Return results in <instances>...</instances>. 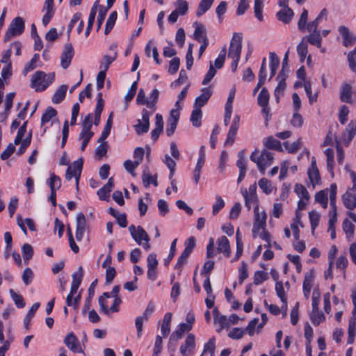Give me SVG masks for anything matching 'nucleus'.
Here are the masks:
<instances>
[{"mask_svg":"<svg viewBox=\"0 0 356 356\" xmlns=\"http://www.w3.org/2000/svg\"><path fill=\"white\" fill-rule=\"evenodd\" d=\"M129 231L131 237L138 245H142V241H147L150 240L147 233L141 226L136 227L131 225L129 227Z\"/></svg>","mask_w":356,"mask_h":356,"instance_id":"8","label":"nucleus"},{"mask_svg":"<svg viewBox=\"0 0 356 356\" xmlns=\"http://www.w3.org/2000/svg\"><path fill=\"white\" fill-rule=\"evenodd\" d=\"M175 6H176L175 10L181 15H184L188 12V5L185 0H177L175 3Z\"/></svg>","mask_w":356,"mask_h":356,"instance_id":"49","label":"nucleus"},{"mask_svg":"<svg viewBox=\"0 0 356 356\" xmlns=\"http://www.w3.org/2000/svg\"><path fill=\"white\" fill-rule=\"evenodd\" d=\"M22 253L24 261H29L33 255V247L29 243L24 244L22 247Z\"/></svg>","mask_w":356,"mask_h":356,"instance_id":"48","label":"nucleus"},{"mask_svg":"<svg viewBox=\"0 0 356 356\" xmlns=\"http://www.w3.org/2000/svg\"><path fill=\"white\" fill-rule=\"evenodd\" d=\"M159 97V91L157 89H154L149 97L147 102V107L153 108V111H155V105L158 102Z\"/></svg>","mask_w":356,"mask_h":356,"instance_id":"50","label":"nucleus"},{"mask_svg":"<svg viewBox=\"0 0 356 356\" xmlns=\"http://www.w3.org/2000/svg\"><path fill=\"white\" fill-rule=\"evenodd\" d=\"M243 196L245 199V204L247 207L248 210H250L252 208V206L255 205V207L257 205V195H248V191L246 190H244V191H242Z\"/></svg>","mask_w":356,"mask_h":356,"instance_id":"34","label":"nucleus"},{"mask_svg":"<svg viewBox=\"0 0 356 356\" xmlns=\"http://www.w3.org/2000/svg\"><path fill=\"white\" fill-rule=\"evenodd\" d=\"M190 254L191 252H188V250H184L181 255L179 257L175 268L181 270V268L184 266V265L186 264L188 258L189 257Z\"/></svg>","mask_w":356,"mask_h":356,"instance_id":"54","label":"nucleus"},{"mask_svg":"<svg viewBox=\"0 0 356 356\" xmlns=\"http://www.w3.org/2000/svg\"><path fill=\"white\" fill-rule=\"evenodd\" d=\"M67 90V85H61L54 94L51 101L54 104L60 103L65 98Z\"/></svg>","mask_w":356,"mask_h":356,"instance_id":"27","label":"nucleus"},{"mask_svg":"<svg viewBox=\"0 0 356 356\" xmlns=\"http://www.w3.org/2000/svg\"><path fill=\"white\" fill-rule=\"evenodd\" d=\"M264 145L269 149L281 150L282 146L279 140L275 139L273 136L266 138L264 142Z\"/></svg>","mask_w":356,"mask_h":356,"instance_id":"40","label":"nucleus"},{"mask_svg":"<svg viewBox=\"0 0 356 356\" xmlns=\"http://www.w3.org/2000/svg\"><path fill=\"white\" fill-rule=\"evenodd\" d=\"M338 31L343 37V44L345 47H347L356 42V36L350 33L348 27L345 26H341L339 27Z\"/></svg>","mask_w":356,"mask_h":356,"instance_id":"18","label":"nucleus"},{"mask_svg":"<svg viewBox=\"0 0 356 356\" xmlns=\"http://www.w3.org/2000/svg\"><path fill=\"white\" fill-rule=\"evenodd\" d=\"M342 200L346 208L353 210L356 207V193L347 191L342 196Z\"/></svg>","mask_w":356,"mask_h":356,"instance_id":"20","label":"nucleus"},{"mask_svg":"<svg viewBox=\"0 0 356 356\" xmlns=\"http://www.w3.org/2000/svg\"><path fill=\"white\" fill-rule=\"evenodd\" d=\"M202 111L200 108L194 107L191 115V121L193 126L198 127L201 125Z\"/></svg>","mask_w":356,"mask_h":356,"instance_id":"41","label":"nucleus"},{"mask_svg":"<svg viewBox=\"0 0 356 356\" xmlns=\"http://www.w3.org/2000/svg\"><path fill=\"white\" fill-rule=\"evenodd\" d=\"M195 348V335L189 334L186 338L184 343L180 346V353L183 356H188L193 353Z\"/></svg>","mask_w":356,"mask_h":356,"instance_id":"13","label":"nucleus"},{"mask_svg":"<svg viewBox=\"0 0 356 356\" xmlns=\"http://www.w3.org/2000/svg\"><path fill=\"white\" fill-rule=\"evenodd\" d=\"M340 99L342 102L351 104L352 100V87L350 84L344 83L342 85L340 90Z\"/></svg>","mask_w":356,"mask_h":356,"instance_id":"23","label":"nucleus"},{"mask_svg":"<svg viewBox=\"0 0 356 356\" xmlns=\"http://www.w3.org/2000/svg\"><path fill=\"white\" fill-rule=\"evenodd\" d=\"M65 346L74 353H83L81 346L73 332L69 333L64 339Z\"/></svg>","mask_w":356,"mask_h":356,"instance_id":"10","label":"nucleus"},{"mask_svg":"<svg viewBox=\"0 0 356 356\" xmlns=\"http://www.w3.org/2000/svg\"><path fill=\"white\" fill-rule=\"evenodd\" d=\"M325 317L324 314L319 312L318 309L314 311L312 309L310 314V320L314 325H318L321 322L324 321Z\"/></svg>","mask_w":356,"mask_h":356,"instance_id":"47","label":"nucleus"},{"mask_svg":"<svg viewBox=\"0 0 356 356\" xmlns=\"http://www.w3.org/2000/svg\"><path fill=\"white\" fill-rule=\"evenodd\" d=\"M83 275V268L82 266H79L78 270L72 274V282L70 291L71 295H75L77 293L82 281Z\"/></svg>","mask_w":356,"mask_h":356,"instance_id":"16","label":"nucleus"},{"mask_svg":"<svg viewBox=\"0 0 356 356\" xmlns=\"http://www.w3.org/2000/svg\"><path fill=\"white\" fill-rule=\"evenodd\" d=\"M194 25H196L193 33V37L195 40L201 42L202 40H204V38H208L203 24L195 22Z\"/></svg>","mask_w":356,"mask_h":356,"instance_id":"28","label":"nucleus"},{"mask_svg":"<svg viewBox=\"0 0 356 356\" xmlns=\"http://www.w3.org/2000/svg\"><path fill=\"white\" fill-rule=\"evenodd\" d=\"M242 50V36L241 34L234 33L232 38L229 51L228 58L232 59H240Z\"/></svg>","mask_w":356,"mask_h":356,"instance_id":"4","label":"nucleus"},{"mask_svg":"<svg viewBox=\"0 0 356 356\" xmlns=\"http://www.w3.org/2000/svg\"><path fill=\"white\" fill-rule=\"evenodd\" d=\"M310 33H311L307 37V42L312 45L321 48L322 42V36L321 35V31H312Z\"/></svg>","mask_w":356,"mask_h":356,"instance_id":"30","label":"nucleus"},{"mask_svg":"<svg viewBox=\"0 0 356 356\" xmlns=\"http://www.w3.org/2000/svg\"><path fill=\"white\" fill-rule=\"evenodd\" d=\"M259 186L266 193L270 194L272 192L273 188L270 181L266 178H261L259 181Z\"/></svg>","mask_w":356,"mask_h":356,"instance_id":"62","label":"nucleus"},{"mask_svg":"<svg viewBox=\"0 0 356 356\" xmlns=\"http://www.w3.org/2000/svg\"><path fill=\"white\" fill-rule=\"evenodd\" d=\"M25 25L22 17H17L14 18L5 33L3 41L8 42L13 38L20 35L24 31Z\"/></svg>","mask_w":356,"mask_h":356,"instance_id":"3","label":"nucleus"},{"mask_svg":"<svg viewBox=\"0 0 356 356\" xmlns=\"http://www.w3.org/2000/svg\"><path fill=\"white\" fill-rule=\"evenodd\" d=\"M214 0H201L196 11L197 17L202 16L211 7Z\"/></svg>","mask_w":356,"mask_h":356,"instance_id":"36","label":"nucleus"},{"mask_svg":"<svg viewBox=\"0 0 356 356\" xmlns=\"http://www.w3.org/2000/svg\"><path fill=\"white\" fill-rule=\"evenodd\" d=\"M154 311V305L152 302H149L142 316L136 317L135 325L137 330V337L140 338L143 332V322L147 321Z\"/></svg>","mask_w":356,"mask_h":356,"instance_id":"6","label":"nucleus"},{"mask_svg":"<svg viewBox=\"0 0 356 356\" xmlns=\"http://www.w3.org/2000/svg\"><path fill=\"white\" fill-rule=\"evenodd\" d=\"M74 56V49L70 43H67L64 47V50L60 57V64L63 69H67L71 63Z\"/></svg>","mask_w":356,"mask_h":356,"instance_id":"12","label":"nucleus"},{"mask_svg":"<svg viewBox=\"0 0 356 356\" xmlns=\"http://www.w3.org/2000/svg\"><path fill=\"white\" fill-rule=\"evenodd\" d=\"M192 329V326L188 324L181 323L179 325V327L176 331L173 332L170 336V341H177L179 339L182 338L184 334L186 332H188Z\"/></svg>","mask_w":356,"mask_h":356,"instance_id":"24","label":"nucleus"},{"mask_svg":"<svg viewBox=\"0 0 356 356\" xmlns=\"http://www.w3.org/2000/svg\"><path fill=\"white\" fill-rule=\"evenodd\" d=\"M83 164V159L79 158L76 161H74L72 163V166H69L66 170L65 178L67 180H71L72 177H74L76 179V186L77 188L81 174Z\"/></svg>","mask_w":356,"mask_h":356,"instance_id":"5","label":"nucleus"},{"mask_svg":"<svg viewBox=\"0 0 356 356\" xmlns=\"http://www.w3.org/2000/svg\"><path fill=\"white\" fill-rule=\"evenodd\" d=\"M268 278V276L267 273L261 270L256 271L254 275V284L259 285L266 280Z\"/></svg>","mask_w":356,"mask_h":356,"instance_id":"60","label":"nucleus"},{"mask_svg":"<svg viewBox=\"0 0 356 356\" xmlns=\"http://www.w3.org/2000/svg\"><path fill=\"white\" fill-rule=\"evenodd\" d=\"M172 319V314L168 312L165 314L163 319L161 330L163 337H167L170 332V322Z\"/></svg>","mask_w":356,"mask_h":356,"instance_id":"32","label":"nucleus"},{"mask_svg":"<svg viewBox=\"0 0 356 356\" xmlns=\"http://www.w3.org/2000/svg\"><path fill=\"white\" fill-rule=\"evenodd\" d=\"M264 4H263V0H255L254 1V13L256 18L261 22L263 21V15H262V11H263Z\"/></svg>","mask_w":356,"mask_h":356,"instance_id":"52","label":"nucleus"},{"mask_svg":"<svg viewBox=\"0 0 356 356\" xmlns=\"http://www.w3.org/2000/svg\"><path fill=\"white\" fill-rule=\"evenodd\" d=\"M117 16H118V14H117L116 11H113L110 14V15L106 21V26H105V29H104L105 35L108 34L110 33V31L112 30V29L113 28L115 21L117 19Z\"/></svg>","mask_w":356,"mask_h":356,"instance_id":"44","label":"nucleus"},{"mask_svg":"<svg viewBox=\"0 0 356 356\" xmlns=\"http://www.w3.org/2000/svg\"><path fill=\"white\" fill-rule=\"evenodd\" d=\"M143 182L145 187H148L150 184H154L155 186L158 185V182L156 180V175L152 177L149 174L147 170H145L143 173Z\"/></svg>","mask_w":356,"mask_h":356,"instance_id":"43","label":"nucleus"},{"mask_svg":"<svg viewBox=\"0 0 356 356\" xmlns=\"http://www.w3.org/2000/svg\"><path fill=\"white\" fill-rule=\"evenodd\" d=\"M293 15L294 13L292 9L289 7H285L280 10L276 15L280 21L285 24H289L291 22Z\"/></svg>","mask_w":356,"mask_h":356,"instance_id":"25","label":"nucleus"},{"mask_svg":"<svg viewBox=\"0 0 356 356\" xmlns=\"http://www.w3.org/2000/svg\"><path fill=\"white\" fill-rule=\"evenodd\" d=\"M286 78L284 77V76H282V74H278L276 79L278 81V85L276 86L275 89V91H274V95H275V97L276 98V100L277 102H279V100H280V97L281 95H283L284 93V91L285 90V88H286V83H285V80H286Z\"/></svg>","mask_w":356,"mask_h":356,"instance_id":"26","label":"nucleus"},{"mask_svg":"<svg viewBox=\"0 0 356 356\" xmlns=\"http://www.w3.org/2000/svg\"><path fill=\"white\" fill-rule=\"evenodd\" d=\"M314 277V271L312 270H310L305 274L303 289H307V291L312 289Z\"/></svg>","mask_w":356,"mask_h":356,"instance_id":"51","label":"nucleus"},{"mask_svg":"<svg viewBox=\"0 0 356 356\" xmlns=\"http://www.w3.org/2000/svg\"><path fill=\"white\" fill-rule=\"evenodd\" d=\"M179 118V111L172 109L170 112V117L167 121L165 132L168 136H171L177 128V125Z\"/></svg>","mask_w":356,"mask_h":356,"instance_id":"11","label":"nucleus"},{"mask_svg":"<svg viewBox=\"0 0 356 356\" xmlns=\"http://www.w3.org/2000/svg\"><path fill=\"white\" fill-rule=\"evenodd\" d=\"M308 177L312 184L314 186L321 181L320 173L318 168H309Z\"/></svg>","mask_w":356,"mask_h":356,"instance_id":"39","label":"nucleus"},{"mask_svg":"<svg viewBox=\"0 0 356 356\" xmlns=\"http://www.w3.org/2000/svg\"><path fill=\"white\" fill-rule=\"evenodd\" d=\"M294 191L300 199H303L307 201L310 198L307 190L302 184H297L295 186Z\"/></svg>","mask_w":356,"mask_h":356,"instance_id":"45","label":"nucleus"},{"mask_svg":"<svg viewBox=\"0 0 356 356\" xmlns=\"http://www.w3.org/2000/svg\"><path fill=\"white\" fill-rule=\"evenodd\" d=\"M325 154L327 157V168L328 172L330 173L331 176L334 177V152L330 148H327L325 150Z\"/></svg>","mask_w":356,"mask_h":356,"instance_id":"35","label":"nucleus"},{"mask_svg":"<svg viewBox=\"0 0 356 356\" xmlns=\"http://www.w3.org/2000/svg\"><path fill=\"white\" fill-rule=\"evenodd\" d=\"M270 79H272L276 74L277 70L280 65V58L275 52H270Z\"/></svg>","mask_w":356,"mask_h":356,"instance_id":"29","label":"nucleus"},{"mask_svg":"<svg viewBox=\"0 0 356 356\" xmlns=\"http://www.w3.org/2000/svg\"><path fill=\"white\" fill-rule=\"evenodd\" d=\"M206 159V153H205V147L204 146H201L199 151V158L197 159L196 165L195 169L198 170H202V168L204 164Z\"/></svg>","mask_w":356,"mask_h":356,"instance_id":"58","label":"nucleus"},{"mask_svg":"<svg viewBox=\"0 0 356 356\" xmlns=\"http://www.w3.org/2000/svg\"><path fill=\"white\" fill-rule=\"evenodd\" d=\"M82 125L83 128L81 131L82 136L87 133H93L90 131L92 127V114L90 113L85 118Z\"/></svg>","mask_w":356,"mask_h":356,"instance_id":"55","label":"nucleus"},{"mask_svg":"<svg viewBox=\"0 0 356 356\" xmlns=\"http://www.w3.org/2000/svg\"><path fill=\"white\" fill-rule=\"evenodd\" d=\"M57 115V111L55 108L49 106L44 113L42 115L41 118V124L43 125L45 123L49 122L54 117Z\"/></svg>","mask_w":356,"mask_h":356,"instance_id":"42","label":"nucleus"},{"mask_svg":"<svg viewBox=\"0 0 356 356\" xmlns=\"http://www.w3.org/2000/svg\"><path fill=\"white\" fill-rule=\"evenodd\" d=\"M9 293L14 301L15 304L18 308H23L25 306V302L23 297L15 292L13 289H10Z\"/></svg>","mask_w":356,"mask_h":356,"instance_id":"53","label":"nucleus"},{"mask_svg":"<svg viewBox=\"0 0 356 356\" xmlns=\"http://www.w3.org/2000/svg\"><path fill=\"white\" fill-rule=\"evenodd\" d=\"M155 126L156 127L151 132V137L154 141L157 140L163 129V117L159 113H157L155 116Z\"/></svg>","mask_w":356,"mask_h":356,"instance_id":"21","label":"nucleus"},{"mask_svg":"<svg viewBox=\"0 0 356 356\" xmlns=\"http://www.w3.org/2000/svg\"><path fill=\"white\" fill-rule=\"evenodd\" d=\"M114 186L113 178L111 177L108 182L97 191V195L101 200L108 201L110 193Z\"/></svg>","mask_w":356,"mask_h":356,"instance_id":"17","label":"nucleus"},{"mask_svg":"<svg viewBox=\"0 0 356 356\" xmlns=\"http://www.w3.org/2000/svg\"><path fill=\"white\" fill-rule=\"evenodd\" d=\"M238 272H239L238 282L241 284L244 282V280L248 277L247 264L245 261H243L241 262V265L240 268H238Z\"/></svg>","mask_w":356,"mask_h":356,"instance_id":"59","label":"nucleus"},{"mask_svg":"<svg viewBox=\"0 0 356 356\" xmlns=\"http://www.w3.org/2000/svg\"><path fill=\"white\" fill-rule=\"evenodd\" d=\"M270 99V95L266 88H263L257 97L258 104L259 106H268Z\"/></svg>","mask_w":356,"mask_h":356,"instance_id":"38","label":"nucleus"},{"mask_svg":"<svg viewBox=\"0 0 356 356\" xmlns=\"http://www.w3.org/2000/svg\"><path fill=\"white\" fill-rule=\"evenodd\" d=\"M39 307H40V303L39 302L34 303L31 306L30 309L29 310V312H28L27 314L26 315V316L24 317V327H25V328L26 330L29 329L31 321L32 318L34 316L35 313L36 312V311L38 310Z\"/></svg>","mask_w":356,"mask_h":356,"instance_id":"33","label":"nucleus"},{"mask_svg":"<svg viewBox=\"0 0 356 356\" xmlns=\"http://www.w3.org/2000/svg\"><path fill=\"white\" fill-rule=\"evenodd\" d=\"M217 250L218 252H223L227 257L230 256L231 250L229 242L227 238L225 236H222L217 240Z\"/></svg>","mask_w":356,"mask_h":356,"instance_id":"22","label":"nucleus"},{"mask_svg":"<svg viewBox=\"0 0 356 356\" xmlns=\"http://www.w3.org/2000/svg\"><path fill=\"white\" fill-rule=\"evenodd\" d=\"M348 264V260L345 254H341L337 258L336 262L337 268H339L344 275Z\"/></svg>","mask_w":356,"mask_h":356,"instance_id":"57","label":"nucleus"},{"mask_svg":"<svg viewBox=\"0 0 356 356\" xmlns=\"http://www.w3.org/2000/svg\"><path fill=\"white\" fill-rule=\"evenodd\" d=\"M54 78V74L47 75L44 72H35L31 78V87L37 92L44 90L52 82Z\"/></svg>","mask_w":356,"mask_h":356,"instance_id":"1","label":"nucleus"},{"mask_svg":"<svg viewBox=\"0 0 356 356\" xmlns=\"http://www.w3.org/2000/svg\"><path fill=\"white\" fill-rule=\"evenodd\" d=\"M40 56L38 54H35L32 59L26 64L24 70V75H26L28 72L33 70L37 67V63L39 62Z\"/></svg>","mask_w":356,"mask_h":356,"instance_id":"37","label":"nucleus"},{"mask_svg":"<svg viewBox=\"0 0 356 356\" xmlns=\"http://www.w3.org/2000/svg\"><path fill=\"white\" fill-rule=\"evenodd\" d=\"M86 227V217L83 213H80L77 215L76 220V238L78 241H80L83 238Z\"/></svg>","mask_w":356,"mask_h":356,"instance_id":"14","label":"nucleus"},{"mask_svg":"<svg viewBox=\"0 0 356 356\" xmlns=\"http://www.w3.org/2000/svg\"><path fill=\"white\" fill-rule=\"evenodd\" d=\"M117 52H114L113 56L105 55L100 61L99 68L100 72H104L106 73L110 65L116 59Z\"/></svg>","mask_w":356,"mask_h":356,"instance_id":"31","label":"nucleus"},{"mask_svg":"<svg viewBox=\"0 0 356 356\" xmlns=\"http://www.w3.org/2000/svg\"><path fill=\"white\" fill-rule=\"evenodd\" d=\"M225 207V202L222 198L216 195V203L213 205L212 213L213 215H216L223 207Z\"/></svg>","mask_w":356,"mask_h":356,"instance_id":"63","label":"nucleus"},{"mask_svg":"<svg viewBox=\"0 0 356 356\" xmlns=\"http://www.w3.org/2000/svg\"><path fill=\"white\" fill-rule=\"evenodd\" d=\"M211 95L212 91L210 90L209 88H202V94L195 99L194 107L201 108V107L206 104Z\"/></svg>","mask_w":356,"mask_h":356,"instance_id":"19","label":"nucleus"},{"mask_svg":"<svg viewBox=\"0 0 356 356\" xmlns=\"http://www.w3.org/2000/svg\"><path fill=\"white\" fill-rule=\"evenodd\" d=\"M152 113L146 109L142 111V120H138V124L134 125V129L138 135L147 133L149 128V117Z\"/></svg>","mask_w":356,"mask_h":356,"instance_id":"7","label":"nucleus"},{"mask_svg":"<svg viewBox=\"0 0 356 356\" xmlns=\"http://www.w3.org/2000/svg\"><path fill=\"white\" fill-rule=\"evenodd\" d=\"M315 200L321 204L323 208L327 207V190H322L315 195Z\"/></svg>","mask_w":356,"mask_h":356,"instance_id":"46","label":"nucleus"},{"mask_svg":"<svg viewBox=\"0 0 356 356\" xmlns=\"http://www.w3.org/2000/svg\"><path fill=\"white\" fill-rule=\"evenodd\" d=\"M356 135V122L350 121L342 134V139L346 146H348Z\"/></svg>","mask_w":356,"mask_h":356,"instance_id":"15","label":"nucleus"},{"mask_svg":"<svg viewBox=\"0 0 356 356\" xmlns=\"http://www.w3.org/2000/svg\"><path fill=\"white\" fill-rule=\"evenodd\" d=\"M49 185L51 191H56L61 186V180L60 177L55 174H53L49 178Z\"/></svg>","mask_w":356,"mask_h":356,"instance_id":"56","label":"nucleus"},{"mask_svg":"<svg viewBox=\"0 0 356 356\" xmlns=\"http://www.w3.org/2000/svg\"><path fill=\"white\" fill-rule=\"evenodd\" d=\"M254 222L252 227L253 236L255 238L261 229H265L266 221V213L263 211L261 213L258 212L257 206L254 207Z\"/></svg>","mask_w":356,"mask_h":356,"instance_id":"9","label":"nucleus"},{"mask_svg":"<svg viewBox=\"0 0 356 356\" xmlns=\"http://www.w3.org/2000/svg\"><path fill=\"white\" fill-rule=\"evenodd\" d=\"M309 217L311 223L312 230V232H314V229L318 225L320 216L317 212L312 211L309 213Z\"/></svg>","mask_w":356,"mask_h":356,"instance_id":"61","label":"nucleus"},{"mask_svg":"<svg viewBox=\"0 0 356 356\" xmlns=\"http://www.w3.org/2000/svg\"><path fill=\"white\" fill-rule=\"evenodd\" d=\"M257 150L254 151L251 154L250 159L252 162L257 164L259 171L262 174H264L266 168L272 164L273 160V153L264 149L261 151V154L259 156H257Z\"/></svg>","mask_w":356,"mask_h":356,"instance_id":"2","label":"nucleus"},{"mask_svg":"<svg viewBox=\"0 0 356 356\" xmlns=\"http://www.w3.org/2000/svg\"><path fill=\"white\" fill-rule=\"evenodd\" d=\"M302 142L300 139H298L296 141L293 142L291 144H289L287 142L284 143L286 150L289 153H296L301 146Z\"/></svg>","mask_w":356,"mask_h":356,"instance_id":"64","label":"nucleus"}]
</instances>
